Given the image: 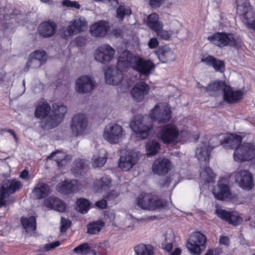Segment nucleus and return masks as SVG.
<instances>
[{"mask_svg":"<svg viewBox=\"0 0 255 255\" xmlns=\"http://www.w3.org/2000/svg\"><path fill=\"white\" fill-rule=\"evenodd\" d=\"M7 8H4L3 9V11L4 12V15H1V16L0 17V29L4 30L7 28V27L5 25V24L6 23V22H5V20L7 19V15L10 14L11 15V16H10L11 18H12L13 15H11L10 12L8 11L7 12Z\"/></svg>","mask_w":255,"mask_h":255,"instance_id":"55","label":"nucleus"},{"mask_svg":"<svg viewBox=\"0 0 255 255\" xmlns=\"http://www.w3.org/2000/svg\"><path fill=\"white\" fill-rule=\"evenodd\" d=\"M214 197L218 200H223V180L220 179L213 190Z\"/></svg>","mask_w":255,"mask_h":255,"instance_id":"47","label":"nucleus"},{"mask_svg":"<svg viewBox=\"0 0 255 255\" xmlns=\"http://www.w3.org/2000/svg\"><path fill=\"white\" fill-rule=\"evenodd\" d=\"M237 11L247 27L255 30V14L248 0H237Z\"/></svg>","mask_w":255,"mask_h":255,"instance_id":"4","label":"nucleus"},{"mask_svg":"<svg viewBox=\"0 0 255 255\" xmlns=\"http://www.w3.org/2000/svg\"><path fill=\"white\" fill-rule=\"evenodd\" d=\"M125 134V131L121 126L117 124H111L105 127L103 137L108 142L115 144L122 141Z\"/></svg>","mask_w":255,"mask_h":255,"instance_id":"9","label":"nucleus"},{"mask_svg":"<svg viewBox=\"0 0 255 255\" xmlns=\"http://www.w3.org/2000/svg\"><path fill=\"white\" fill-rule=\"evenodd\" d=\"M131 14V9L129 7H125L120 5L117 10V18L120 20H123L125 15H129Z\"/></svg>","mask_w":255,"mask_h":255,"instance_id":"49","label":"nucleus"},{"mask_svg":"<svg viewBox=\"0 0 255 255\" xmlns=\"http://www.w3.org/2000/svg\"><path fill=\"white\" fill-rule=\"evenodd\" d=\"M21 222L27 232L34 231L36 229V219L34 216L28 218L22 217Z\"/></svg>","mask_w":255,"mask_h":255,"instance_id":"40","label":"nucleus"},{"mask_svg":"<svg viewBox=\"0 0 255 255\" xmlns=\"http://www.w3.org/2000/svg\"><path fill=\"white\" fill-rule=\"evenodd\" d=\"M224 201L225 200L227 201H230L232 200L233 198V196L232 195V194L230 192L229 187L224 184Z\"/></svg>","mask_w":255,"mask_h":255,"instance_id":"58","label":"nucleus"},{"mask_svg":"<svg viewBox=\"0 0 255 255\" xmlns=\"http://www.w3.org/2000/svg\"><path fill=\"white\" fill-rule=\"evenodd\" d=\"M22 185L16 179L6 180L0 184V207L6 205L8 202V197L10 194L19 190Z\"/></svg>","mask_w":255,"mask_h":255,"instance_id":"6","label":"nucleus"},{"mask_svg":"<svg viewBox=\"0 0 255 255\" xmlns=\"http://www.w3.org/2000/svg\"><path fill=\"white\" fill-rule=\"evenodd\" d=\"M120 68L117 64V68L108 67L105 71V77L106 83L109 85H117L121 83L123 79V71H126Z\"/></svg>","mask_w":255,"mask_h":255,"instance_id":"18","label":"nucleus"},{"mask_svg":"<svg viewBox=\"0 0 255 255\" xmlns=\"http://www.w3.org/2000/svg\"><path fill=\"white\" fill-rule=\"evenodd\" d=\"M107 152L103 148L96 151L92 159V165L94 167L103 166L106 163L107 159Z\"/></svg>","mask_w":255,"mask_h":255,"instance_id":"31","label":"nucleus"},{"mask_svg":"<svg viewBox=\"0 0 255 255\" xmlns=\"http://www.w3.org/2000/svg\"><path fill=\"white\" fill-rule=\"evenodd\" d=\"M81 187V183L76 180H65L58 184L57 190L62 193L68 194L78 191Z\"/></svg>","mask_w":255,"mask_h":255,"instance_id":"23","label":"nucleus"},{"mask_svg":"<svg viewBox=\"0 0 255 255\" xmlns=\"http://www.w3.org/2000/svg\"><path fill=\"white\" fill-rule=\"evenodd\" d=\"M88 22L86 18L81 16H76L69 22L68 26L62 29L61 35L65 39L78 34L84 30L87 27Z\"/></svg>","mask_w":255,"mask_h":255,"instance_id":"7","label":"nucleus"},{"mask_svg":"<svg viewBox=\"0 0 255 255\" xmlns=\"http://www.w3.org/2000/svg\"><path fill=\"white\" fill-rule=\"evenodd\" d=\"M96 2H103L106 3H111V5L114 7L117 6L119 3L117 0H92Z\"/></svg>","mask_w":255,"mask_h":255,"instance_id":"63","label":"nucleus"},{"mask_svg":"<svg viewBox=\"0 0 255 255\" xmlns=\"http://www.w3.org/2000/svg\"><path fill=\"white\" fill-rule=\"evenodd\" d=\"M255 157V145L252 143H244L235 149L234 157L236 161L242 162L250 160Z\"/></svg>","mask_w":255,"mask_h":255,"instance_id":"13","label":"nucleus"},{"mask_svg":"<svg viewBox=\"0 0 255 255\" xmlns=\"http://www.w3.org/2000/svg\"><path fill=\"white\" fill-rule=\"evenodd\" d=\"M156 53L159 60L162 63L170 62L176 59V56L173 51L167 46L159 48Z\"/></svg>","mask_w":255,"mask_h":255,"instance_id":"29","label":"nucleus"},{"mask_svg":"<svg viewBox=\"0 0 255 255\" xmlns=\"http://www.w3.org/2000/svg\"><path fill=\"white\" fill-rule=\"evenodd\" d=\"M213 148L210 145V138L205 137L201 141L200 145L196 149V155L198 160L205 167L202 168L200 172V182L203 184L212 183L216 178V174L212 170L207 167V164L209 162L210 155Z\"/></svg>","mask_w":255,"mask_h":255,"instance_id":"2","label":"nucleus"},{"mask_svg":"<svg viewBox=\"0 0 255 255\" xmlns=\"http://www.w3.org/2000/svg\"><path fill=\"white\" fill-rule=\"evenodd\" d=\"M104 226L105 223L101 220L91 222L87 226L88 233L92 235L97 234Z\"/></svg>","mask_w":255,"mask_h":255,"instance_id":"39","label":"nucleus"},{"mask_svg":"<svg viewBox=\"0 0 255 255\" xmlns=\"http://www.w3.org/2000/svg\"><path fill=\"white\" fill-rule=\"evenodd\" d=\"M165 1V0H150L149 3L152 7H159Z\"/></svg>","mask_w":255,"mask_h":255,"instance_id":"61","label":"nucleus"},{"mask_svg":"<svg viewBox=\"0 0 255 255\" xmlns=\"http://www.w3.org/2000/svg\"><path fill=\"white\" fill-rule=\"evenodd\" d=\"M159 44V42L157 39L155 37L151 38L148 42V46L149 48L151 49H154L156 48Z\"/></svg>","mask_w":255,"mask_h":255,"instance_id":"59","label":"nucleus"},{"mask_svg":"<svg viewBox=\"0 0 255 255\" xmlns=\"http://www.w3.org/2000/svg\"><path fill=\"white\" fill-rule=\"evenodd\" d=\"M71 222L69 220L62 217L61 219V232H63L70 226Z\"/></svg>","mask_w":255,"mask_h":255,"instance_id":"57","label":"nucleus"},{"mask_svg":"<svg viewBox=\"0 0 255 255\" xmlns=\"http://www.w3.org/2000/svg\"><path fill=\"white\" fill-rule=\"evenodd\" d=\"M242 137L236 134L227 133L224 135V144H229L232 148H236L241 146Z\"/></svg>","mask_w":255,"mask_h":255,"instance_id":"35","label":"nucleus"},{"mask_svg":"<svg viewBox=\"0 0 255 255\" xmlns=\"http://www.w3.org/2000/svg\"><path fill=\"white\" fill-rule=\"evenodd\" d=\"M160 148L159 142L155 139L148 141L145 146L146 153L147 156L156 155Z\"/></svg>","mask_w":255,"mask_h":255,"instance_id":"34","label":"nucleus"},{"mask_svg":"<svg viewBox=\"0 0 255 255\" xmlns=\"http://www.w3.org/2000/svg\"><path fill=\"white\" fill-rule=\"evenodd\" d=\"M175 240V235L172 229H169L163 233L162 248L167 251L170 252L173 247Z\"/></svg>","mask_w":255,"mask_h":255,"instance_id":"28","label":"nucleus"},{"mask_svg":"<svg viewBox=\"0 0 255 255\" xmlns=\"http://www.w3.org/2000/svg\"><path fill=\"white\" fill-rule=\"evenodd\" d=\"M91 203L87 199L80 198L77 201V210L81 213H86L89 210Z\"/></svg>","mask_w":255,"mask_h":255,"instance_id":"45","label":"nucleus"},{"mask_svg":"<svg viewBox=\"0 0 255 255\" xmlns=\"http://www.w3.org/2000/svg\"><path fill=\"white\" fill-rule=\"evenodd\" d=\"M240 187L246 190H250L254 186L252 174L247 170H241L232 174Z\"/></svg>","mask_w":255,"mask_h":255,"instance_id":"17","label":"nucleus"},{"mask_svg":"<svg viewBox=\"0 0 255 255\" xmlns=\"http://www.w3.org/2000/svg\"><path fill=\"white\" fill-rule=\"evenodd\" d=\"M50 110V107L47 103L43 102L39 104L35 110V117L38 119H43L48 115Z\"/></svg>","mask_w":255,"mask_h":255,"instance_id":"37","label":"nucleus"},{"mask_svg":"<svg viewBox=\"0 0 255 255\" xmlns=\"http://www.w3.org/2000/svg\"><path fill=\"white\" fill-rule=\"evenodd\" d=\"M157 138L164 143L175 144L182 141V132L173 124H168L163 126L157 134Z\"/></svg>","mask_w":255,"mask_h":255,"instance_id":"3","label":"nucleus"},{"mask_svg":"<svg viewBox=\"0 0 255 255\" xmlns=\"http://www.w3.org/2000/svg\"><path fill=\"white\" fill-rule=\"evenodd\" d=\"M56 24L53 21H44L40 23L38 26L39 34L44 37L53 36L56 32Z\"/></svg>","mask_w":255,"mask_h":255,"instance_id":"25","label":"nucleus"},{"mask_svg":"<svg viewBox=\"0 0 255 255\" xmlns=\"http://www.w3.org/2000/svg\"><path fill=\"white\" fill-rule=\"evenodd\" d=\"M171 116V108L166 103H160L156 104L149 113V117L152 121L159 124L168 122Z\"/></svg>","mask_w":255,"mask_h":255,"instance_id":"5","label":"nucleus"},{"mask_svg":"<svg viewBox=\"0 0 255 255\" xmlns=\"http://www.w3.org/2000/svg\"><path fill=\"white\" fill-rule=\"evenodd\" d=\"M116 51L110 45L104 44L98 46L94 51L96 61L102 64H108L115 58Z\"/></svg>","mask_w":255,"mask_h":255,"instance_id":"12","label":"nucleus"},{"mask_svg":"<svg viewBox=\"0 0 255 255\" xmlns=\"http://www.w3.org/2000/svg\"><path fill=\"white\" fill-rule=\"evenodd\" d=\"M206 241L204 235L199 232H194L186 244L187 248L192 255H200L205 248Z\"/></svg>","mask_w":255,"mask_h":255,"instance_id":"11","label":"nucleus"},{"mask_svg":"<svg viewBox=\"0 0 255 255\" xmlns=\"http://www.w3.org/2000/svg\"><path fill=\"white\" fill-rule=\"evenodd\" d=\"M68 156L61 151H57L53 152L47 157L48 160L53 159L55 160L59 167L67 163V160Z\"/></svg>","mask_w":255,"mask_h":255,"instance_id":"36","label":"nucleus"},{"mask_svg":"<svg viewBox=\"0 0 255 255\" xmlns=\"http://www.w3.org/2000/svg\"><path fill=\"white\" fill-rule=\"evenodd\" d=\"M137 204L141 208L147 210H154L163 207L165 203L156 197L149 194H141L137 200Z\"/></svg>","mask_w":255,"mask_h":255,"instance_id":"10","label":"nucleus"},{"mask_svg":"<svg viewBox=\"0 0 255 255\" xmlns=\"http://www.w3.org/2000/svg\"><path fill=\"white\" fill-rule=\"evenodd\" d=\"M88 126V118L86 115L78 113L72 118L70 128L73 135L78 136L82 134Z\"/></svg>","mask_w":255,"mask_h":255,"instance_id":"15","label":"nucleus"},{"mask_svg":"<svg viewBox=\"0 0 255 255\" xmlns=\"http://www.w3.org/2000/svg\"><path fill=\"white\" fill-rule=\"evenodd\" d=\"M201 62L206 65L212 67L215 71L223 72V62L218 59L212 55L209 54H204L202 56L200 60Z\"/></svg>","mask_w":255,"mask_h":255,"instance_id":"24","label":"nucleus"},{"mask_svg":"<svg viewBox=\"0 0 255 255\" xmlns=\"http://www.w3.org/2000/svg\"><path fill=\"white\" fill-rule=\"evenodd\" d=\"M118 66L124 70L129 67L137 71L140 75L148 76L154 70L153 62L139 56H133L128 51H123L118 57Z\"/></svg>","mask_w":255,"mask_h":255,"instance_id":"1","label":"nucleus"},{"mask_svg":"<svg viewBox=\"0 0 255 255\" xmlns=\"http://www.w3.org/2000/svg\"><path fill=\"white\" fill-rule=\"evenodd\" d=\"M44 204L46 207L60 212L65 211L66 208V205L64 202L54 197L47 198L45 200Z\"/></svg>","mask_w":255,"mask_h":255,"instance_id":"27","label":"nucleus"},{"mask_svg":"<svg viewBox=\"0 0 255 255\" xmlns=\"http://www.w3.org/2000/svg\"><path fill=\"white\" fill-rule=\"evenodd\" d=\"M170 163L165 158H158L153 163L152 172L157 175H162L166 174L170 169Z\"/></svg>","mask_w":255,"mask_h":255,"instance_id":"21","label":"nucleus"},{"mask_svg":"<svg viewBox=\"0 0 255 255\" xmlns=\"http://www.w3.org/2000/svg\"><path fill=\"white\" fill-rule=\"evenodd\" d=\"M110 28L109 22L105 20H100L93 24L90 28L91 35L95 37H103Z\"/></svg>","mask_w":255,"mask_h":255,"instance_id":"22","label":"nucleus"},{"mask_svg":"<svg viewBox=\"0 0 255 255\" xmlns=\"http://www.w3.org/2000/svg\"><path fill=\"white\" fill-rule=\"evenodd\" d=\"M216 213L221 219H223V210L222 205H216Z\"/></svg>","mask_w":255,"mask_h":255,"instance_id":"64","label":"nucleus"},{"mask_svg":"<svg viewBox=\"0 0 255 255\" xmlns=\"http://www.w3.org/2000/svg\"><path fill=\"white\" fill-rule=\"evenodd\" d=\"M111 183V180L107 177H104L101 180H97L95 183V190L96 192H100L109 187Z\"/></svg>","mask_w":255,"mask_h":255,"instance_id":"48","label":"nucleus"},{"mask_svg":"<svg viewBox=\"0 0 255 255\" xmlns=\"http://www.w3.org/2000/svg\"><path fill=\"white\" fill-rule=\"evenodd\" d=\"M224 220L234 225H237L242 221L238 212L225 210H224Z\"/></svg>","mask_w":255,"mask_h":255,"instance_id":"38","label":"nucleus"},{"mask_svg":"<svg viewBox=\"0 0 255 255\" xmlns=\"http://www.w3.org/2000/svg\"><path fill=\"white\" fill-rule=\"evenodd\" d=\"M31 57H34L42 64L47 59L45 52L43 50H37L31 54Z\"/></svg>","mask_w":255,"mask_h":255,"instance_id":"53","label":"nucleus"},{"mask_svg":"<svg viewBox=\"0 0 255 255\" xmlns=\"http://www.w3.org/2000/svg\"><path fill=\"white\" fill-rule=\"evenodd\" d=\"M85 164V161L83 159H78L75 161L72 167V170L74 174H78L79 172H81L82 168L84 167Z\"/></svg>","mask_w":255,"mask_h":255,"instance_id":"52","label":"nucleus"},{"mask_svg":"<svg viewBox=\"0 0 255 255\" xmlns=\"http://www.w3.org/2000/svg\"><path fill=\"white\" fill-rule=\"evenodd\" d=\"M94 85V82L91 76H82L75 82V90L80 93H88L93 89Z\"/></svg>","mask_w":255,"mask_h":255,"instance_id":"19","label":"nucleus"},{"mask_svg":"<svg viewBox=\"0 0 255 255\" xmlns=\"http://www.w3.org/2000/svg\"><path fill=\"white\" fill-rule=\"evenodd\" d=\"M87 42V39L85 36H79L76 39V44L80 46L84 45Z\"/></svg>","mask_w":255,"mask_h":255,"instance_id":"60","label":"nucleus"},{"mask_svg":"<svg viewBox=\"0 0 255 255\" xmlns=\"http://www.w3.org/2000/svg\"><path fill=\"white\" fill-rule=\"evenodd\" d=\"M207 40L211 44L221 47L223 44V33L216 32L208 36Z\"/></svg>","mask_w":255,"mask_h":255,"instance_id":"43","label":"nucleus"},{"mask_svg":"<svg viewBox=\"0 0 255 255\" xmlns=\"http://www.w3.org/2000/svg\"><path fill=\"white\" fill-rule=\"evenodd\" d=\"M146 117L141 115L134 117L130 122V127L135 133L137 140L146 138L149 134V131L152 128V125H145Z\"/></svg>","mask_w":255,"mask_h":255,"instance_id":"8","label":"nucleus"},{"mask_svg":"<svg viewBox=\"0 0 255 255\" xmlns=\"http://www.w3.org/2000/svg\"><path fill=\"white\" fill-rule=\"evenodd\" d=\"M146 23L148 27L154 31L158 30L159 28H162L163 26V23L159 21L158 14L155 13H152L148 16Z\"/></svg>","mask_w":255,"mask_h":255,"instance_id":"33","label":"nucleus"},{"mask_svg":"<svg viewBox=\"0 0 255 255\" xmlns=\"http://www.w3.org/2000/svg\"><path fill=\"white\" fill-rule=\"evenodd\" d=\"M244 95L243 90H234L224 83V101L229 103H236L242 100Z\"/></svg>","mask_w":255,"mask_h":255,"instance_id":"20","label":"nucleus"},{"mask_svg":"<svg viewBox=\"0 0 255 255\" xmlns=\"http://www.w3.org/2000/svg\"><path fill=\"white\" fill-rule=\"evenodd\" d=\"M73 251L77 255H96L95 252L91 250L86 243L81 244L75 248Z\"/></svg>","mask_w":255,"mask_h":255,"instance_id":"42","label":"nucleus"},{"mask_svg":"<svg viewBox=\"0 0 255 255\" xmlns=\"http://www.w3.org/2000/svg\"><path fill=\"white\" fill-rule=\"evenodd\" d=\"M67 111L66 107L62 103H55L53 105L52 113L48 121L50 128L56 127L62 122Z\"/></svg>","mask_w":255,"mask_h":255,"instance_id":"16","label":"nucleus"},{"mask_svg":"<svg viewBox=\"0 0 255 255\" xmlns=\"http://www.w3.org/2000/svg\"><path fill=\"white\" fill-rule=\"evenodd\" d=\"M59 245L60 242L59 241H56L55 242L45 245L44 246V248L45 250L49 251L50 250L54 249L55 248L59 246Z\"/></svg>","mask_w":255,"mask_h":255,"instance_id":"62","label":"nucleus"},{"mask_svg":"<svg viewBox=\"0 0 255 255\" xmlns=\"http://www.w3.org/2000/svg\"><path fill=\"white\" fill-rule=\"evenodd\" d=\"M223 91V81L216 80L211 81L206 87V92L212 96H216Z\"/></svg>","mask_w":255,"mask_h":255,"instance_id":"32","label":"nucleus"},{"mask_svg":"<svg viewBox=\"0 0 255 255\" xmlns=\"http://www.w3.org/2000/svg\"><path fill=\"white\" fill-rule=\"evenodd\" d=\"M12 77L11 74L0 71V85L4 86L10 84L12 80Z\"/></svg>","mask_w":255,"mask_h":255,"instance_id":"51","label":"nucleus"},{"mask_svg":"<svg viewBox=\"0 0 255 255\" xmlns=\"http://www.w3.org/2000/svg\"><path fill=\"white\" fill-rule=\"evenodd\" d=\"M240 40L235 38L233 34L224 33V45H230L238 48L240 46Z\"/></svg>","mask_w":255,"mask_h":255,"instance_id":"44","label":"nucleus"},{"mask_svg":"<svg viewBox=\"0 0 255 255\" xmlns=\"http://www.w3.org/2000/svg\"><path fill=\"white\" fill-rule=\"evenodd\" d=\"M41 64L42 63L40 61L34 57H31V55H30L27 63V66L35 68L39 67Z\"/></svg>","mask_w":255,"mask_h":255,"instance_id":"56","label":"nucleus"},{"mask_svg":"<svg viewBox=\"0 0 255 255\" xmlns=\"http://www.w3.org/2000/svg\"><path fill=\"white\" fill-rule=\"evenodd\" d=\"M139 159L138 153L132 149L126 151L125 154L121 156L119 166L123 171H127L131 169Z\"/></svg>","mask_w":255,"mask_h":255,"instance_id":"14","label":"nucleus"},{"mask_svg":"<svg viewBox=\"0 0 255 255\" xmlns=\"http://www.w3.org/2000/svg\"><path fill=\"white\" fill-rule=\"evenodd\" d=\"M62 5L64 6L71 9H79L81 8V5L77 1L63 0L62 1Z\"/></svg>","mask_w":255,"mask_h":255,"instance_id":"54","label":"nucleus"},{"mask_svg":"<svg viewBox=\"0 0 255 255\" xmlns=\"http://www.w3.org/2000/svg\"><path fill=\"white\" fill-rule=\"evenodd\" d=\"M155 32H156L157 36L165 40H169L173 35L177 33V30H163V28H159Z\"/></svg>","mask_w":255,"mask_h":255,"instance_id":"46","label":"nucleus"},{"mask_svg":"<svg viewBox=\"0 0 255 255\" xmlns=\"http://www.w3.org/2000/svg\"><path fill=\"white\" fill-rule=\"evenodd\" d=\"M136 255H152L153 248L149 245L140 244L134 248Z\"/></svg>","mask_w":255,"mask_h":255,"instance_id":"41","label":"nucleus"},{"mask_svg":"<svg viewBox=\"0 0 255 255\" xmlns=\"http://www.w3.org/2000/svg\"><path fill=\"white\" fill-rule=\"evenodd\" d=\"M12 77L11 74L0 71V85L4 86L10 84L12 80Z\"/></svg>","mask_w":255,"mask_h":255,"instance_id":"50","label":"nucleus"},{"mask_svg":"<svg viewBox=\"0 0 255 255\" xmlns=\"http://www.w3.org/2000/svg\"><path fill=\"white\" fill-rule=\"evenodd\" d=\"M149 88L144 82H140L134 85L131 90V95L136 101H139L143 99L144 96L148 93Z\"/></svg>","mask_w":255,"mask_h":255,"instance_id":"26","label":"nucleus"},{"mask_svg":"<svg viewBox=\"0 0 255 255\" xmlns=\"http://www.w3.org/2000/svg\"><path fill=\"white\" fill-rule=\"evenodd\" d=\"M50 192L49 186L40 180L32 191L33 196L37 199L42 198Z\"/></svg>","mask_w":255,"mask_h":255,"instance_id":"30","label":"nucleus"}]
</instances>
